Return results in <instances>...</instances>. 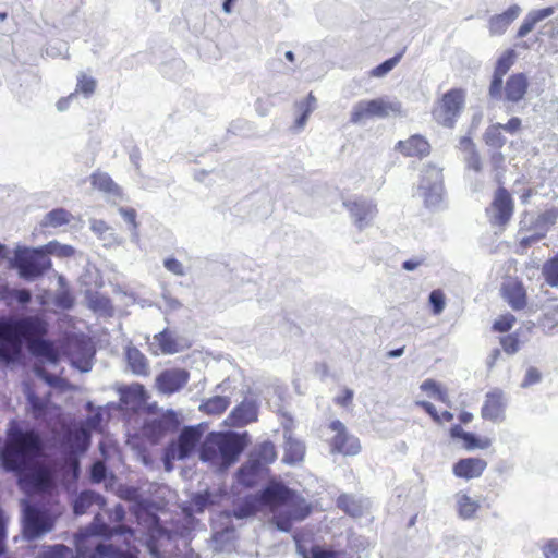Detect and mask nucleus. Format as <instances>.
Here are the masks:
<instances>
[{
  "label": "nucleus",
  "instance_id": "nucleus-55",
  "mask_svg": "<svg viewBox=\"0 0 558 558\" xmlns=\"http://www.w3.org/2000/svg\"><path fill=\"white\" fill-rule=\"evenodd\" d=\"M465 163L468 169L475 172H481L483 169L481 156L475 148L469 151V155L465 157Z\"/></svg>",
  "mask_w": 558,
  "mask_h": 558
},
{
  "label": "nucleus",
  "instance_id": "nucleus-30",
  "mask_svg": "<svg viewBox=\"0 0 558 558\" xmlns=\"http://www.w3.org/2000/svg\"><path fill=\"white\" fill-rule=\"evenodd\" d=\"M502 295L514 311H520L526 305V292L521 282L505 284L502 287Z\"/></svg>",
  "mask_w": 558,
  "mask_h": 558
},
{
  "label": "nucleus",
  "instance_id": "nucleus-54",
  "mask_svg": "<svg viewBox=\"0 0 558 558\" xmlns=\"http://www.w3.org/2000/svg\"><path fill=\"white\" fill-rule=\"evenodd\" d=\"M96 88V81L93 77L86 76L85 74H80L77 78V87L76 90L84 93L86 96L92 95Z\"/></svg>",
  "mask_w": 558,
  "mask_h": 558
},
{
  "label": "nucleus",
  "instance_id": "nucleus-12",
  "mask_svg": "<svg viewBox=\"0 0 558 558\" xmlns=\"http://www.w3.org/2000/svg\"><path fill=\"white\" fill-rule=\"evenodd\" d=\"M329 428L336 432L331 440V453L337 452L343 456H356L361 451L359 438L349 434L341 421H332Z\"/></svg>",
  "mask_w": 558,
  "mask_h": 558
},
{
  "label": "nucleus",
  "instance_id": "nucleus-47",
  "mask_svg": "<svg viewBox=\"0 0 558 558\" xmlns=\"http://www.w3.org/2000/svg\"><path fill=\"white\" fill-rule=\"evenodd\" d=\"M515 51L513 49H507L498 59L494 69V72L506 75L514 63Z\"/></svg>",
  "mask_w": 558,
  "mask_h": 558
},
{
  "label": "nucleus",
  "instance_id": "nucleus-37",
  "mask_svg": "<svg viewBox=\"0 0 558 558\" xmlns=\"http://www.w3.org/2000/svg\"><path fill=\"white\" fill-rule=\"evenodd\" d=\"M296 553L302 558H340L341 556L340 551L320 545H313L311 548H306L301 544H296Z\"/></svg>",
  "mask_w": 558,
  "mask_h": 558
},
{
  "label": "nucleus",
  "instance_id": "nucleus-10",
  "mask_svg": "<svg viewBox=\"0 0 558 558\" xmlns=\"http://www.w3.org/2000/svg\"><path fill=\"white\" fill-rule=\"evenodd\" d=\"M464 92L453 88L447 92L438 108L433 111L434 119L446 128H452L464 106Z\"/></svg>",
  "mask_w": 558,
  "mask_h": 558
},
{
  "label": "nucleus",
  "instance_id": "nucleus-64",
  "mask_svg": "<svg viewBox=\"0 0 558 558\" xmlns=\"http://www.w3.org/2000/svg\"><path fill=\"white\" fill-rule=\"evenodd\" d=\"M478 441L480 438L474 433H469L466 437L464 438V447L468 450H473L475 448H478Z\"/></svg>",
  "mask_w": 558,
  "mask_h": 558
},
{
  "label": "nucleus",
  "instance_id": "nucleus-28",
  "mask_svg": "<svg viewBox=\"0 0 558 558\" xmlns=\"http://www.w3.org/2000/svg\"><path fill=\"white\" fill-rule=\"evenodd\" d=\"M397 148L408 157H424L429 154L430 146L421 135H413L407 141H399Z\"/></svg>",
  "mask_w": 558,
  "mask_h": 558
},
{
  "label": "nucleus",
  "instance_id": "nucleus-15",
  "mask_svg": "<svg viewBox=\"0 0 558 558\" xmlns=\"http://www.w3.org/2000/svg\"><path fill=\"white\" fill-rule=\"evenodd\" d=\"M493 216L492 223L504 227L513 214V201L509 192L505 187H499L495 192L492 203Z\"/></svg>",
  "mask_w": 558,
  "mask_h": 558
},
{
  "label": "nucleus",
  "instance_id": "nucleus-58",
  "mask_svg": "<svg viewBox=\"0 0 558 558\" xmlns=\"http://www.w3.org/2000/svg\"><path fill=\"white\" fill-rule=\"evenodd\" d=\"M163 267L175 276H184L185 268L183 264L174 257H168L163 260Z\"/></svg>",
  "mask_w": 558,
  "mask_h": 558
},
{
  "label": "nucleus",
  "instance_id": "nucleus-14",
  "mask_svg": "<svg viewBox=\"0 0 558 558\" xmlns=\"http://www.w3.org/2000/svg\"><path fill=\"white\" fill-rule=\"evenodd\" d=\"M343 205L360 230L368 227L377 214L376 206L371 201L364 198L345 201Z\"/></svg>",
  "mask_w": 558,
  "mask_h": 558
},
{
  "label": "nucleus",
  "instance_id": "nucleus-21",
  "mask_svg": "<svg viewBox=\"0 0 558 558\" xmlns=\"http://www.w3.org/2000/svg\"><path fill=\"white\" fill-rule=\"evenodd\" d=\"M77 550L85 558H126L124 549L107 542H98L94 546H80Z\"/></svg>",
  "mask_w": 558,
  "mask_h": 558
},
{
  "label": "nucleus",
  "instance_id": "nucleus-41",
  "mask_svg": "<svg viewBox=\"0 0 558 558\" xmlns=\"http://www.w3.org/2000/svg\"><path fill=\"white\" fill-rule=\"evenodd\" d=\"M72 215L64 208H54L48 211L43 220L44 227L59 228L70 222Z\"/></svg>",
  "mask_w": 558,
  "mask_h": 558
},
{
  "label": "nucleus",
  "instance_id": "nucleus-20",
  "mask_svg": "<svg viewBox=\"0 0 558 558\" xmlns=\"http://www.w3.org/2000/svg\"><path fill=\"white\" fill-rule=\"evenodd\" d=\"M283 457L282 462L288 465H294L303 461L305 456V444L292 436L291 430L288 427L283 429Z\"/></svg>",
  "mask_w": 558,
  "mask_h": 558
},
{
  "label": "nucleus",
  "instance_id": "nucleus-13",
  "mask_svg": "<svg viewBox=\"0 0 558 558\" xmlns=\"http://www.w3.org/2000/svg\"><path fill=\"white\" fill-rule=\"evenodd\" d=\"M180 426V420L173 410H168L161 415L148 420L144 424L145 435L153 441H158L167 433L175 432Z\"/></svg>",
  "mask_w": 558,
  "mask_h": 558
},
{
  "label": "nucleus",
  "instance_id": "nucleus-56",
  "mask_svg": "<svg viewBox=\"0 0 558 558\" xmlns=\"http://www.w3.org/2000/svg\"><path fill=\"white\" fill-rule=\"evenodd\" d=\"M502 350L508 354H514L519 351V339L514 335H508L500 339Z\"/></svg>",
  "mask_w": 558,
  "mask_h": 558
},
{
  "label": "nucleus",
  "instance_id": "nucleus-45",
  "mask_svg": "<svg viewBox=\"0 0 558 558\" xmlns=\"http://www.w3.org/2000/svg\"><path fill=\"white\" fill-rule=\"evenodd\" d=\"M89 228L101 240L107 241L108 243L116 241L112 229L104 220L90 219Z\"/></svg>",
  "mask_w": 558,
  "mask_h": 558
},
{
  "label": "nucleus",
  "instance_id": "nucleus-50",
  "mask_svg": "<svg viewBox=\"0 0 558 558\" xmlns=\"http://www.w3.org/2000/svg\"><path fill=\"white\" fill-rule=\"evenodd\" d=\"M558 219V209L557 208H550L542 213L536 221L535 227L543 229L544 232L548 230V228L556 223Z\"/></svg>",
  "mask_w": 558,
  "mask_h": 558
},
{
  "label": "nucleus",
  "instance_id": "nucleus-39",
  "mask_svg": "<svg viewBox=\"0 0 558 558\" xmlns=\"http://www.w3.org/2000/svg\"><path fill=\"white\" fill-rule=\"evenodd\" d=\"M154 340L158 343L159 350L163 354H174L180 351L173 332L168 328L154 336Z\"/></svg>",
  "mask_w": 558,
  "mask_h": 558
},
{
  "label": "nucleus",
  "instance_id": "nucleus-16",
  "mask_svg": "<svg viewBox=\"0 0 558 558\" xmlns=\"http://www.w3.org/2000/svg\"><path fill=\"white\" fill-rule=\"evenodd\" d=\"M190 374L183 368H169L162 371L156 378L160 392L172 395L181 390L189 381Z\"/></svg>",
  "mask_w": 558,
  "mask_h": 558
},
{
  "label": "nucleus",
  "instance_id": "nucleus-25",
  "mask_svg": "<svg viewBox=\"0 0 558 558\" xmlns=\"http://www.w3.org/2000/svg\"><path fill=\"white\" fill-rule=\"evenodd\" d=\"M529 80L524 73H515L508 77L505 85V98L517 104L522 100L527 92Z\"/></svg>",
  "mask_w": 558,
  "mask_h": 558
},
{
  "label": "nucleus",
  "instance_id": "nucleus-53",
  "mask_svg": "<svg viewBox=\"0 0 558 558\" xmlns=\"http://www.w3.org/2000/svg\"><path fill=\"white\" fill-rule=\"evenodd\" d=\"M428 301L432 306V311L435 315H439L442 313L446 302L445 295L440 290H433L429 293Z\"/></svg>",
  "mask_w": 558,
  "mask_h": 558
},
{
  "label": "nucleus",
  "instance_id": "nucleus-2",
  "mask_svg": "<svg viewBox=\"0 0 558 558\" xmlns=\"http://www.w3.org/2000/svg\"><path fill=\"white\" fill-rule=\"evenodd\" d=\"M49 324L39 314L0 315V364L17 365L24 349L43 364L57 365L61 354L54 341L47 338Z\"/></svg>",
  "mask_w": 558,
  "mask_h": 558
},
{
  "label": "nucleus",
  "instance_id": "nucleus-8",
  "mask_svg": "<svg viewBox=\"0 0 558 558\" xmlns=\"http://www.w3.org/2000/svg\"><path fill=\"white\" fill-rule=\"evenodd\" d=\"M26 398V412L39 424H44L48 429H53V422L61 414L60 409L52 405L49 397L40 398L29 385L23 388Z\"/></svg>",
  "mask_w": 558,
  "mask_h": 558
},
{
  "label": "nucleus",
  "instance_id": "nucleus-22",
  "mask_svg": "<svg viewBox=\"0 0 558 558\" xmlns=\"http://www.w3.org/2000/svg\"><path fill=\"white\" fill-rule=\"evenodd\" d=\"M487 466L481 458H464L453 464L452 472L457 477L471 480L480 477Z\"/></svg>",
  "mask_w": 558,
  "mask_h": 558
},
{
  "label": "nucleus",
  "instance_id": "nucleus-29",
  "mask_svg": "<svg viewBox=\"0 0 558 558\" xmlns=\"http://www.w3.org/2000/svg\"><path fill=\"white\" fill-rule=\"evenodd\" d=\"M502 391L493 390L486 393L485 402L482 407V416L486 420L497 421L504 413Z\"/></svg>",
  "mask_w": 558,
  "mask_h": 558
},
{
  "label": "nucleus",
  "instance_id": "nucleus-36",
  "mask_svg": "<svg viewBox=\"0 0 558 558\" xmlns=\"http://www.w3.org/2000/svg\"><path fill=\"white\" fill-rule=\"evenodd\" d=\"M231 404V400L226 396H214L204 400L198 409L201 412L206 413L208 415H220L223 413L228 407Z\"/></svg>",
  "mask_w": 558,
  "mask_h": 558
},
{
  "label": "nucleus",
  "instance_id": "nucleus-44",
  "mask_svg": "<svg viewBox=\"0 0 558 558\" xmlns=\"http://www.w3.org/2000/svg\"><path fill=\"white\" fill-rule=\"evenodd\" d=\"M485 143L494 148H501L506 144V137L501 133V124L497 123L486 129L484 134Z\"/></svg>",
  "mask_w": 558,
  "mask_h": 558
},
{
  "label": "nucleus",
  "instance_id": "nucleus-34",
  "mask_svg": "<svg viewBox=\"0 0 558 558\" xmlns=\"http://www.w3.org/2000/svg\"><path fill=\"white\" fill-rule=\"evenodd\" d=\"M265 472L266 471L262 469L259 465H257L256 463L253 464L251 461L247 460V462L244 465H242L236 473L238 481L239 483L246 487H252L258 482L259 477Z\"/></svg>",
  "mask_w": 558,
  "mask_h": 558
},
{
  "label": "nucleus",
  "instance_id": "nucleus-7",
  "mask_svg": "<svg viewBox=\"0 0 558 558\" xmlns=\"http://www.w3.org/2000/svg\"><path fill=\"white\" fill-rule=\"evenodd\" d=\"M418 192L427 208H438L444 199L442 169L432 163L426 165L422 170Z\"/></svg>",
  "mask_w": 558,
  "mask_h": 558
},
{
  "label": "nucleus",
  "instance_id": "nucleus-26",
  "mask_svg": "<svg viewBox=\"0 0 558 558\" xmlns=\"http://www.w3.org/2000/svg\"><path fill=\"white\" fill-rule=\"evenodd\" d=\"M521 8L512 4L501 14L493 15L488 21L489 34L492 36L502 35L509 25L520 15Z\"/></svg>",
  "mask_w": 558,
  "mask_h": 558
},
{
  "label": "nucleus",
  "instance_id": "nucleus-43",
  "mask_svg": "<svg viewBox=\"0 0 558 558\" xmlns=\"http://www.w3.org/2000/svg\"><path fill=\"white\" fill-rule=\"evenodd\" d=\"M542 275L547 284L558 288V253L543 264Z\"/></svg>",
  "mask_w": 558,
  "mask_h": 558
},
{
  "label": "nucleus",
  "instance_id": "nucleus-18",
  "mask_svg": "<svg viewBox=\"0 0 558 558\" xmlns=\"http://www.w3.org/2000/svg\"><path fill=\"white\" fill-rule=\"evenodd\" d=\"M120 403L129 411H138L146 402L147 395L143 385L133 384L119 388Z\"/></svg>",
  "mask_w": 558,
  "mask_h": 558
},
{
  "label": "nucleus",
  "instance_id": "nucleus-61",
  "mask_svg": "<svg viewBox=\"0 0 558 558\" xmlns=\"http://www.w3.org/2000/svg\"><path fill=\"white\" fill-rule=\"evenodd\" d=\"M543 554L545 558H558V541L550 539L544 547Z\"/></svg>",
  "mask_w": 558,
  "mask_h": 558
},
{
  "label": "nucleus",
  "instance_id": "nucleus-6",
  "mask_svg": "<svg viewBox=\"0 0 558 558\" xmlns=\"http://www.w3.org/2000/svg\"><path fill=\"white\" fill-rule=\"evenodd\" d=\"M402 104L396 98L388 96L378 97L371 100H360L352 107L350 122L361 124L365 119L389 117H403Z\"/></svg>",
  "mask_w": 558,
  "mask_h": 558
},
{
  "label": "nucleus",
  "instance_id": "nucleus-4",
  "mask_svg": "<svg viewBox=\"0 0 558 558\" xmlns=\"http://www.w3.org/2000/svg\"><path fill=\"white\" fill-rule=\"evenodd\" d=\"M250 442L248 434L234 432H211L199 445V460L218 471L234 464Z\"/></svg>",
  "mask_w": 558,
  "mask_h": 558
},
{
  "label": "nucleus",
  "instance_id": "nucleus-33",
  "mask_svg": "<svg viewBox=\"0 0 558 558\" xmlns=\"http://www.w3.org/2000/svg\"><path fill=\"white\" fill-rule=\"evenodd\" d=\"M102 505L104 498L101 495L93 490H83L72 501L73 512L76 515L84 514L92 505Z\"/></svg>",
  "mask_w": 558,
  "mask_h": 558
},
{
  "label": "nucleus",
  "instance_id": "nucleus-57",
  "mask_svg": "<svg viewBox=\"0 0 558 558\" xmlns=\"http://www.w3.org/2000/svg\"><path fill=\"white\" fill-rule=\"evenodd\" d=\"M514 322L515 318L513 315L502 316L494 322L493 330L498 332H507L512 328Z\"/></svg>",
  "mask_w": 558,
  "mask_h": 558
},
{
  "label": "nucleus",
  "instance_id": "nucleus-62",
  "mask_svg": "<svg viewBox=\"0 0 558 558\" xmlns=\"http://www.w3.org/2000/svg\"><path fill=\"white\" fill-rule=\"evenodd\" d=\"M544 236H545V232L534 233L532 235L524 236L520 241V246L523 248H527L531 245H533L534 243H537L538 241H541Z\"/></svg>",
  "mask_w": 558,
  "mask_h": 558
},
{
  "label": "nucleus",
  "instance_id": "nucleus-9",
  "mask_svg": "<svg viewBox=\"0 0 558 558\" xmlns=\"http://www.w3.org/2000/svg\"><path fill=\"white\" fill-rule=\"evenodd\" d=\"M22 525L24 537L36 539L53 529L54 518L46 509L31 507L24 502Z\"/></svg>",
  "mask_w": 558,
  "mask_h": 558
},
{
  "label": "nucleus",
  "instance_id": "nucleus-24",
  "mask_svg": "<svg viewBox=\"0 0 558 558\" xmlns=\"http://www.w3.org/2000/svg\"><path fill=\"white\" fill-rule=\"evenodd\" d=\"M231 425L244 426L257 420V404L254 400L245 399L229 414Z\"/></svg>",
  "mask_w": 558,
  "mask_h": 558
},
{
  "label": "nucleus",
  "instance_id": "nucleus-40",
  "mask_svg": "<svg viewBox=\"0 0 558 558\" xmlns=\"http://www.w3.org/2000/svg\"><path fill=\"white\" fill-rule=\"evenodd\" d=\"M110 517H111V520L117 523V525H114L112 527V535H120V536H125V537L134 536V531L131 527L122 524V522L125 519V510L122 505H120V504L117 505L113 508Z\"/></svg>",
  "mask_w": 558,
  "mask_h": 558
},
{
  "label": "nucleus",
  "instance_id": "nucleus-46",
  "mask_svg": "<svg viewBox=\"0 0 558 558\" xmlns=\"http://www.w3.org/2000/svg\"><path fill=\"white\" fill-rule=\"evenodd\" d=\"M119 213L122 216V218L131 225V228H130L131 241L133 243H138L140 233H138V223L136 221V210L133 208L121 207L119 209Z\"/></svg>",
  "mask_w": 558,
  "mask_h": 558
},
{
  "label": "nucleus",
  "instance_id": "nucleus-42",
  "mask_svg": "<svg viewBox=\"0 0 558 558\" xmlns=\"http://www.w3.org/2000/svg\"><path fill=\"white\" fill-rule=\"evenodd\" d=\"M216 502V496L205 489L203 492L195 493L191 498V508L196 513L204 512L208 507Z\"/></svg>",
  "mask_w": 558,
  "mask_h": 558
},
{
  "label": "nucleus",
  "instance_id": "nucleus-11",
  "mask_svg": "<svg viewBox=\"0 0 558 558\" xmlns=\"http://www.w3.org/2000/svg\"><path fill=\"white\" fill-rule=\"evenodd\" d=\"M202 432L198 427L186 426L179 433L178 437L171 440L167 447L168 454L172 459L185 460L195 452L201 445Z\"/></svg>",
  "mask_w": 558,
  "mask_h": 558
},
{
  "label": "nucleus",
  "instance_id": "nucleus-59",
  "mask_svg": "<svg viewBox=\"0 0 558 558\" xmlns=\"http://www.w3.org/2000/svg\"><path fill=\"white\" fill-rule=\"evenodd\" d=\"M542 379V374L536 367H529L526 369L523 381L521 383L522 388H527L534 384L539 383Z\"/></svg>",
  "mask_w": 558,
  "mask_h": 558
},
{
  "label": "nucleus",
  "instance_id": "nucleus-27",
  "mask_svg": "<svg viewBox=\"0 0 558 558\" xmlns=\"http://www.w3.org/2000/svg\"><path fill=\"white\" fill-rule=\"evenodd\" d=\"M277 459L276 446L270 440H265L256 445L250 453L248 461L253 464L259 465L265 471L268 470V465Z\"/></svg>",
  "mask_w": 558,
  "mask_h": 558
},
{
  "label": "nucleus",
  "instance_id": "nucleus-52",
  "mask_svg": "<svg viewBox=\"0 0 558 558\" xmlns=\"http://www.w3.org/2000/svg\"><path fill=\"white\" fill-rule=\"evenodd\" d=\"M504 76L505 75L498 74L496 72L493 73L488 88V95L492 99L500 100L502 98Z\"/></svg>",
  "mask_w": 558,
  "mask_h": 558
},
{
  "label": "nucleus",
  "instance_id": "nucleus-32",
  "mask_svg": "<svg viewBox=\"0 0 558 558\" xmlns=\"http://www.w3.org/2000/svg\"><path fill=\"white\" fill-rule=\"evenodd\" d=\"M454 499L457 504V512L459 518L462 520L474 519L477 510L480 509L478 501L471 498L468 494L463 492H458L454 495Z\"/></svg>",
  "mask_w": 558,
  "mask_h": 558
},
{
  "label": "nucleus",
  "instance_id": "nucleus-23",
  "mask_svg": "<svg viewBox=\"0 0 558 558\" xmlns=\"http://www.w3.org/2000/svg\"><path fill=\"white\" fill-rule=\"evenodd\" d=\"M32 299V292L26 288L15 289L8 283L0 284V301L4 302L8 307H13L16 304L19 308L24 310Z\"/></svg>",
  "mask_w": 558,
  "mask_h": 558
},
{
  "label": "nucleus",
  "instance_id": "nucleus-48",
  "mask_svg": "<svg viewBox=\"0 0 558 558\" xmlns=\"http://www.w3.org/2000/svg\"><path fill=\"white\" fill-rule=\"evenodd\" d=\"M401 58L402 52L397 53L396 56L385 60L371 71V75L375 77H383L387 75L399 63Z\"/></svg>",
  "mask_w": 558,
  "mask_h": 558
},
{
  "label": "nucleus",
  "instance_id": "nucleus-49",
  "mask_svg": "<svg viewBox=\"0 0 558 558\" xmlns=\"http://www.w3.org/2000/svg\"><path fill=\"white\" fill-rule=\"evenodd\" d=\"M38 558H74V555L68 546L57 544L48 547Z\"/></svg>",
  "mask_w": 558,
  "mask_h": 558
},
{
  "label": "nucleus",
  "instance_id": "nucleus-35",
  "mask_svg": "<svg viewBox=\"0 0 558 558\" xmlns=\"http://www.w3.org/2000/svg\"><path fill=\"white\" fill-rule=\"evenodd\" d=\"M92 185L113 197H121V189L117 183L113 182L111 177L105 172L94 173L92 175Z\"/></svg>",
  "mask_w": 558,
  "mask_h": 558
},
{
  "label": "nucleus",
  "instance_id": "nucleus-63",
  "mask_svg": "<svg viewBox=\"0 0 558 558\" xmlns=\"http://www.w3.org/2000/svg\"><path fill=\"white\" fill-rule=\"evenodd\" d=\"M521 126V120L517 117L511 118L506 124H501V130L509 133H515Z\"/></svg>",
  "mask_w": 558,
  "mask_h": 558
},
{
  "label": "nucleus",
  "instance_id": "nucleus-3",
  "mask_svg": "<svg viewBox=\"0 0 558 558\" xmlns=\"http://www.w3.org/2000/svg\"><path fill=\"white\" fill-rule=\"evenodd\" d=\"M267 510L272 523L281 532H290L295 521L305 520L313 507L298 492L280 482H270L257 494L247 495L233 504L228 517L243 520Z\"/></svg>",
  "mask_w": 558,
  "mask_h": 558
},
{
  "label": "nucleus",
  "instance_id": "nucleus-1",
  "mask_svg": "<svg viewBox=\"0 0 558 558\" xmlns=\"http://www.w3.org/2000/svg\"><path fill=\"white\" fill-rule=\"evenodd\" d=\"M51 436L44 434L27 421H10L7 439L0 448V466L16 476L49 456L51 450L62 453L86 449L90 435L82 423L66 421L62 413L53 422Z\"/></svg>",
  "mask_w": 558,
  "mask_h": 558
},
{
  "label": "nucleus",
  "instance_id": "nucleus-17",
  "mask_svg": "<svg viewBox=\"0 0 558 558\" xmlns=\"http://www.w3.org/2000/svg\"><path fill=\"white\" fill-rule=\"evenodd\" d=\"M95 349L85 341H75L69 349V360L71 365L81 373H88L93 368Z\"/></svg>",
  "mask_w": 558,
  "mask_h": 558
},
{
  "label": "nucleus",
  "instance_id": "nucleus-31",
  "mask_svg": "<svg viewBox=\"0 0 558 558\" xmlns=\"http://www.w3.org/2000/svg\"><path fill=\"white\" fill-rule=\"evenodd\" d=\"M555 12L553 7L530 11L517 32V38L525 37L538 22L549 17Z\"/></svg>",
  "mask_w": 558,
  "mask_h": 558
},
{
  "label": "nucleus",
  "instance_id": "nucleus-51",
  "mask_svg": "<svg viewBox=\"0 0 558 558\" xmlns=\"http://www.w3.org/2000/svg\"><path fill=\"white\" fill-rule=\"evenodd\" d=\"M108 473L106 463L97 460L90 465L89 478L93 483H101L107 478Z\"/></svg>",
  "mask_w": 558,
  "mask_h": 558
},
{
  "label": "nucleus",
  "instance_id": "nucleus-5",
  "mask_svg": "<svg viewBox=\"0 0 558 558\" xmlns=\"http://www.w3.org/2000/svg\"><path fill=\"white\" fill-rule=\"evenodd\" d=\"M12 269L17 271L21 279L35 281L41 278L52 266L45 247H27L17 245L9 258Z\"/></svg>",
  "mask_w": 558,
  "mask_h": 558
},
{
  "label": "nucleus",
  "instance_id": "nucleus-19",
  "mask_svg": "<svg viewBox=\"0 0 558 558\" xmlns=\"http://www.w3.org/2000/svg\"><path fill=\"white\" fill-rule=\"evenodd\" d=\"M336 505L345 514L352 518L363 517L371 507V502L367 498L351 494H341L337 498Z\"/></svg>",
  "mask_w": 558,
  "mask_h": 558
},
{
  "label": "nucleus",
  "instance_id": "nucleus-60",
  "mask_svg": "<svg viewBox=\"0 0 558 558\" xmlns=\"http://www.w3.org/2000/svg\"><path fill=\"white\" fill-rule=\"evenodd\" d=\"M417 405L425 410V412L436 422L440 423V415L438 414V411L436 407L428 401H418Z\"/></svg>",
  "mask_w": 558,
  "mask_h": 558
},
{
  "label": "nucleus",
  "instance_id": "nucleus-38",
  "mask_svg": "<svg viewBox=\"0 0 558 558\" xmlns=\"http://www.w3.org/2000/svg\"><path fill=\"white\" fill-rule=\"evenodd\" d=\"M126 360H128V363L134 374H136V375H147L148 374L147 359L137 348H134V347L128 348Z\"/></svg>",
  "mask_w": 558,
  "mask_h": 558
}]
</instances>
